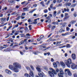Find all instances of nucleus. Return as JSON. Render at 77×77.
Masks as SVG:
<instances>
[{"label":"nucleus","instance_id":"f257e3e1","mask_svg":"<svg viewBox=\"0 0 77 77\" xmlns=\"http://www.w3.org/2000/svg\"><path fill=\"white\" fill-rule=\"evenodd\" d=\"M65 63L68 67L69 68H70V67H71L70 65L72 63L71 60L70 59H69L67 60H65Z\"/></svg>","mask_w":77,"mask_h":77},{"label":"nucleus","instance_id":"f03ea898","mask_svg":"<svg viewBox=\"0 0 77 77\" xmlns=\"http://www.w3.org/2000/svg\"><path fill=\"white\" fill-rule=\"evenodd\" d=\"M36 69L39 72L38 73V75L40 77H44V73L41 72V70L40 68L38 67L36 68Z\"/></svg>","mask_w":77,"mask_h":77},{"label":"nucleus","instance_id":"7ed1b4c3","mask_svg":"<svg viewBox=\"0 0 77 77\" xmlns=\"http://www.w3.org/2000/svg\"><path fill=\"white\" fill-rule=\"evenodd\" d=\"M49 69L50 71H51L52 72H53L54 74L56 75L57 74V73H58V72H59L60 71V70L59 69H57L56 70V71L55 70L53 69L52 68H49Z\"/></svg>","mask_w":77,"mask_h":77},{"label":"nucleus","instance_id":"20e7f679","mask_svg":"<svg viewBox=\"0 0 77 77\" xmlns=\"http://www.w3.org/2000/svg\"><path fill=\"white\" fill-rule=\"evenodd\" d=\"M60 73H58V75L59 77H63V74H64V72L63 69H60Z\"/></svg>","mask_w":77,"mask_h":77},{"label":"nucleus","instance_id":"39448f33","mask_svg":"<svg viewBox=\"0 0 77 77\" xmlns=\"http://www.w3.org/2000/svg\"><path fill=\"white\" fill-rule=\"evenodd\" d=\"M14 67H19V68H21V65H19V63H13Z\"/></svg>","mask_w":77,"mask_h":77},{"label":"nucleus","instance_id":"423d86ee","mask_svg":"<svg viewBox=\"0 0 77 77\" xmlns=\"http://www.w3.org/2000/svg\"><path fill=\"white\" fill-rule=\"evenodd\" d=\"M71 68L72 69H75L77 68V66L75 64L72 63L71 65Z\"/></svg>","mask_w":77,"mask_h":77},{"label":"nucleus","instance_id":"0eeeda50","mask_svg":"<svg viewBox=\"0 0 77 77\" xmlns=\"http://www.w3.org/2000/svg\"><path fill=\"white\" fill-rule=\"evenodd\" d=\"M18 68H19V67H14L13 70L15 72H18L19 71L18 69Z\"/></svg>","mask_w":77,"mask_h":77},{"label":"nucleus","instance_id":"6e6552de","mask_svg":"<svg viewBox=\"0 0 77 77\" xmlns=\"http://www.w3.org/2000/svg\"><path fill=\"white\" fill-rule=\"evenodd\" d=\"M50 18L51 17L50 16H49L48 17H46L47 20H46V23H48H48H50L51 22V20H50Z\"/></svg>","mask_w":77,"mask_h":77},{"label":"nucleus","instance_id":"1a4fd4ad","mask_svg":"<svg viewBox=\"0 0 77 77\" xmlns=\"http://www.w3.org/2000/svg\"><path fill=\"white\" fill-rule=\"evenodd\" d=\"M65 72H67L68 75L69 76H71V75H72L71 72L69 71V69H66L65 70Z\"/></svg>","mask_w":77,"mask_h":77},{"label":"nucleus","instance_id":"9d476101","mask_svg":"<svg viewBox=\"0 0 77 77\" xmlns=\"http://www.w3.org/2000/svg\"><path fill=\"white\" fill-rule=\"evenodd\" d=\"M5 72L7 74H9V75H11V74H12V72H11V71L9 70H8V69H6L5 70Z\"/></svg>","mask_w":77,"mask_h":77},{"label":"nucleus","instance_id":"9b49d317","mask_svg":"<svg viewBox=\"0 0 77 77\" xmlns=\"http://www.w3.org/2000/svg\"><path fill=\"white\" fill-rule=\"evenodd\" d=\"M48 73L49 75L50 76V77H54V74H53V73L51 71H48Z\"/></svg>","mask_w":77,"mask_h":77},{"label":"nucleus","instance_id":"f8f14e48","mask_svg":"<svg viewBox=\"0 0 77 77\" xmlns=\"http://www.w3.org/2000/svg\"><path fill=\"white\" fill-rule=\"evenodd\" d=\"M60 64L63 68H65V64L63 61L60 62Z\"/></svg>","mask_w":77,"mask_h":77},{"label":"nucleus","instance_id":"ddd939ff","mask_svg":"<svg viewBox=\"0 0 77 77\" xmlns=\"http://www.w3.org/2000/svg\"><path fill=\"white\" fill-rule=\"evenodd\" d=\"M72 57L73 60H75V54H72Z\"/></svg>","mask_w":77,"mask_h":77},{"label":"nucleus","instance_id":"4468645a","mask_svg":"<svg viewBox=\"0 0 77 77\" xmlns=\"http://www.w3.org/2000/svg\"><path fill=\"white\" fill-rule=\"evenodd\" d=\"M75 23H76V21L72 20L70 22V24H75Z\"/></svg>","mask_w":77,"mask_h":77},{"label":"nucleus","instance_id":"2eb2a0df","mask_svg":"<svg viewBox=\"0 0 77 77\" xmlns=\"http://www.w3.org/2000/svg\"><path fill=\"white\" fill-rule=\"evenodd\" d=\"M53 65L55 68H57V66L56 63L55 62L54 63H53Z\"/></svg>","mask_w":77,"mask_h":77},{"label":"nucleus","instance_id":"dca6fc26","mask_svg":"<svg viewBox=\"0 0 77 77\" xmlns=\"http://www.w3.org/2000/svg\"><path fill=\"white\" fill-rule=\"evenodd\" d=\"M2 22H4V21H6V18H2L0 19Z\"/></svg>","mask_w":77,"mask_h":77},{"label":"nucleus","instance_id":"f3484780","mask_svg":"<svg viewBox=\"0 0 77 77\" xmlns=\"http://www.w3.org/2000/svg\"><path fill=\"white\" fill-rule=\"evenodd\" d=\"M30 74L31 77H34V75H33V73L31 71H30Z\"/></svg>","mask_w":77,"mask_h":77},{"label":"nucleus","instance_id":"a211bd4d","mask_svg":"<svg viewBox=\"0 0 77 77\" xmlns=\"http://www.w3.org/2000/svg\"><path fill=\"white\" fill-rule=\"evenodd\" d=\"M71 5V3L70 2H68L65 4V6H70Z\"/></svg>","mask_w":77,"mask_h":77},{"label":"nucleus","instance_id":"6ab92c4d","mask_svg":"<svg viewBox=\"0 0 77 77\" xmlns=\"http://www.w3.org/2000/svg\"><path fill=\"white\" fill-rule=\"evenodd\" d=\"M69 18V16H66L64 17V18H63V20L65 21V20H67V19Z\"/></svg>","mask_w":77,"mask_h":77},{"label":"nucleus","instance_id":"aec40b11","mask_svg":"<svg viewBox=\"0 0 77 77\" xmlns=\"http://www.w3.org/2000/svg\"><path fill=\"white\" fill-rule=\"evenodd\" d=\"M9 68L13 70V69H14V66L12 65H10L9 66Z\"/></svg>","mask_w":77,"mask_h":77},{"label":"nucleus","instance_id":"412c9836","mask_svg":"<svg viewBox=\"0 0 77 77\" xmlns=\"http://www.w3.org/2000/svg\"><path fill=\"white\" fill-rule=\"evenodd\" d=\"M40 4L41 5H42L43 7H45V5H44V2L43 1H42L40 2Z\"/></svg>","mask_w":77,"mask_h":77},{"label":"nucleus","instance_id":"4be33fe9","mask_svg":"<svg viewBox=\"0 0 77 77\" xmlns=\"http://www.w3.org/2000/svg\"><path fill=\"white\" fill-rule=\"evenodd\" d=\"M26 3V1H24L21 3V5H23V4H25V5H28V2Z\"/></svg>","mask_w":77,"mask_h":77},{"label":"nucleus","instance_id":"5701e85b","mask_svg":"<svg viewBox=\"0 0 77 77\" xmlns=\"http://www.w3.org/2000/svg\"><path fill=\"white\" fill-rule=\"evenodd\" d=\"M24 76L25 77H31L28 74L26 73L24 74Z\"/></svg>","mask_w":77,"mask_h":77},{"label":"nucleus","instance_id":"b1692460","mask_svg":"<svg viewBox=\"0 0 77 77\" xmlns=\"http://www.w3.org/2000/svg\"><path fill=\"white\" fill-rule=\"evenodd\" d=\"M11 51L10 50V49H5L4 50H3V51Z\"/></svg>","mask_w":77,"mask_h":77},{"label":"nucleus","instance_id":"393cba45","mask_svg":"<svg viewBox=\"0 0 77 77\" xmlns=\"http://www.w3.org/2000/svg\"><path fill=\"white\" fill-rule=\"evenodd\" d=\"M64 10L65 12H66V11L67 12H69V10L68 8L66 9L65 8H64Z\"/></svg>","mask_w":77,"mask_h":77},{"label":"nucleus","instance_id":"a878e982","mask_svg":"<svg viewBox=\"0 0 77 77\" xmlns=\"http://www.w3.org/2000/svg\"><path fill=\"white\" fill-rule=\"evenodd\" d=\"M57 12L56 11H54V14H53V16L54 17H56V13Z\"/></svg>","mask_w":77,"mask_h":77},{"label":"nucleus","instance_id":"bb28decb","mask_svg":"<svg viewBox=\"0 0 77 77\" xmlns=\"http://www.w3.org/2000/svg\"><path fill=\"white\" fill-rule=\"evenodd\" d=\"M76 5H77V4H73L70 6V7L71 8H74V7H75V6H76Z\"/></svg>","mask_w":77,"mask_h":77},{"label":"nucleus","instance_id":"cd10ccee","mask_svg":"<svg viewBox=\"0 0 77 77\" xmlns=\"http://www.w3.org/2000/svg\"><path fill=\"white\" fill-rule=\"evenodd\" d=\"M36 9L35 8L34 9L30 11L29 12V13H32V12H34V11H36Z\"/></svg>","mask_w":77,"mask_h":77},{"label":"nucleus","instance_id":"c85d7f7f","mask_svg":"<svg viewBox=\"0 0 77 77\" xmlns=\"http://www.w3.org/2000/svg\"><path fill=\"white\" fill-rule=\"evenodd\" d=\"M52 38L51 37H50L49 38V40H50V41H55V40H56V39H51Z\"/></svg>","mask_w":77,"mask_h":77},{"label":"nucleus","instance_id":"c756f323","mask_svg":"<svg viewBox=\"0 0 77 77\" xmlns=\"http://www.w3.org/2000/svg\"><path fill=\"white\" fill-rule=\"evenodd\" d=\"M17 14V12L15 11L11 13V15H15Z\"/></svg>","mask_w":77,"mask_h":77},{"label":"nucleus","instance_id":"7c9ffc66","mask_svg":"<svg viewBox=\"0 0 77 77\" xmlns=\"http://www.w3.org/2000/svg\"><path fill=\"white\" fill-rule=\"evenodd\" d=\"M65 32V30H63V29L62 28L60 30V33H62V32Z\"/></svg>","mask_w":77,"mask_h":77},{"label":"nucleus","instance_id":"2f4dec72","mask_svg":"<svg viewBox=\"0 0 77 77\" xmlns=\"http://www.w3.org/2000/svg\"><path fill=\"white\" fill-rule=\"evenodd\" d=\"M66 47H67V48H70V47H71L70 45L69 44H67L66 45Z\"/></svg>","mask_w":77,"mask_h":77},{"label":"nucleus","instance_id":"473e14b6","mask_svg":"<svg viewBox=\"0 0 77 77\" xmlns=\"http://www.w3.org/2000/svg\"><path fill=\"white\" fill-rule=\"evenodd\" d=\"M23 10H24L25 11H28V8H23Z\"/></svg>","mask_w":77,"mask_h":77},{"label":"nucleus","instance_id":"72a5a7b5","mask_svg":"<svg viewBox=\"0 0 77 77\" xmlns=\"http://www.w3.org/2000/svg\"><path fill=\"white\" fill-rule=\"evenodd\" d=\"M24 43V41H21L20 42V43L19 44V45H22V44H23Z\"/></svg>","mask_w":77,"mask_h":77},{"label":"nucleus","instance_id":"f704fd0d","mask_svg":"<svg viewBox=\"0 0 77 77\" xmlns=\"http://www.w3.org/2000/svg\"><path fill=\"white\" fill-rule=\"evenodd\" d=\"M15 45L13 46V48H14L15 47L18 46V44L17 43H15Z\"/></svg>","mask_w":77,"mask_h":77},{"label":"nucleus","instance_id":"c9c22d12","mask_svg":"<svg viewBox=\"0 0 77 77\" xmlns=\"http://www.w3.org/2000/svg\"><path fill=\"white\" fill-rule=\"evenodd\" d=\"M28 21L29 22V24H32V23H31V20L30 19H29V20H28Z\"/></svg>","mask_w":77,"mask_h":77},{"label":"nucleus","instance_id":"e433bc0d","mask_svg":"<svg viewBox=\"0 0 77 77\" xmlns=\"http://www.w3.org/2000/svg\"><path fill=\"white\" fill-rule=\"evenodd\" d=\"M66 24H67V23L66 22H65L63 24V27H65V25H66Z\"/></svg>","mask_w":77,"mask_h":77},{"label":"nucleus","instance_id":"4c0bfd02","mask_svg":"<svg viewBox=\"0 0 77 77\" xmlns=\"http://www.w3.org/2000/svg\"><path fill=\"white\" fill-rule=\"evenodd\" d=\"M52 24H54V25H56V24H57V25L58 24V22H53L52 23Z\"/></svg>","mask_w":77,"mask_h":77},{"label":"nucleus","instance_id":"58836bf2","mask_svg":"<svg viewBox=\"0 0 77 77\" xmlns=\"http://www.w3.org/2000/svg\"><path fill=\"white\" fill-rule=\"evenodd\" d=\"M61 42H61V41L57 42L56 45H58V44H61Z\"/></svg>","mask_w":77,"mask_h":77},{"label":"nucleus","instance_id":"ea45409f","mask_svg":"<svg viewBox=\"0 0 77 77\" xmlns=\"http://www.w3.org/2000/svg\"><path fill=\"white\" fill-rule=\"evenodd\" d=\"M56 26H52L51 30H54Z\"/></svg>","mask_w":77,"mask_h":77},{"label":"nucleus","instance_id":"a19ab883","mask_svg":"<svg viewBox=\"0 0 77 77\" xmlns=\"http://www.w3.org/2000/svg\"><path fill=\"white\" fill-rule=\"evenodd\" d=\"M62 4H60L56 6V7H59L60 6H62Z\"/></svg>","mask_w":77,"mask_h":77},{"label":"nucleus","instance_id":"79ce46f5","mask_svg":"<svg viewBox=\"0 0 77 77\" xmlns=\"http://www.w3.org/2000/svg\"><path fill=\"white\" fill-rule=\"evenodd\" d=\"M48 12V10L46 9L44 10V13H47Z\"/></svg>","mask_w":77,"mask_h":77},{"label":"nucleus","instance_id":"37998d69","mask_svg":"<svg viewBox=\"0 0 77 77\" xmlns=\"http://www.w3.org/2000/svg\"><path fill=\"white\" fill-rule=\"evenodd\" d=\"M21 37H24V34H20Z\"/></svg>","mask_w":77,"mask_h":77},{"label":"nucleus","instance_id":"c03bdc74","mask_svg":"<svg viewBox=\"0 0 77 77\" xmlns=\"http://www.w3.org/2000/svg\"><path fill=\"white\" fill-rule=\"evenodd\" d=\"M30 67L31 69H32V70H33V71H34L35 70V69H34V68H33V67L32 66H31Z\"/></svg>","mask_w":77,"mask_h":77},{"label":"nucleus","instance_id":"a18cd8bd","mask_svg":"<svg viewBox=\"0 0 77 77\" xmlns=\"http://www.w3.org/2000/svg\"><path fill=\"white\" fill-rule=\"evenodd\" d=\"M26 68L27 69V70H30V68L28 66H26Z\"/></svg>","mask_w":77,"mask_h":77},{"label":"nucleus","instance_id":"49530a36","mask_svg":"<svg viewBox=\"0 0 77 77\" xmlns=\"http://www.w3.org/2000/svg\"><path fill=\"white\" fill-rule=\"evenodd\" d=\"M19 31H17L14 34L15 35H18Z\"/></svg>","mask_w":77,"mask_h":77},{"label":"nucleus","instance_id":"de8ad7c7","mask_svg":"<svg viewBox=\"0 0 77 77\" xmlns=\"http://www.w3.org/2000/svg\"><path fill=\"white\" fill-rule=\"evenodd\" d=\"M17 24H19V25L20 26V25H21V24H23V22H20V23L18 22L17 23Z\"/></svg>","mask_w":77,"mask_h":77},{"label":"nucleus","instance_id":"09e8293b","mask_svg":"<svg viewBox=\"0 0 77 77\" xmlns=\"http://www.w3.org/2000/svg\"><path fill=\"white\" fill-rule=\"evenodd\" d=\"M8 36H12V35H13V34L12 33H9L8 34Z\"/></svg>","mask_w":77,"mask_h":77},{"label":"nucleus","instance_id":"8fccbe9b","mask_svg":"<svg viewBox=\"0 0 77 77\" xmlns=\"http://www.w3.org/2000/svg\"><path fill=\"white\" fill-rule=\"evenodd\" d=\"M44 35H41L40 37V39H42L43 38H44Z\"/></svg>","mask_w":77,"mask_h":77},{"label":"nucleus","instance_id":"3c124183","mask_svg":"<svg viewBox=\"0 0 77 77\" xmlns=\"http://www.w3.org/2000/svg\"><path fill=\"white\" fill-rule=\"evenodd\" d=\"M57 3H61V1H60V0H58L57 1Z\"/></svg>","mask_w":77,"mask_h":77},{"label":"nucleus","instance_id":"603ef678","mask_svg":"<svg viewBox=\"0 0 77 77\" xmlns=\"http://www.w3.org/2000/svg\"><path fill=\"white\" fill-rule=\"evenodd\" d=\"M33 39H32V40H30V39H29L28 40V42H33Z\"/></svg>","mask_w":77,"mask_h":77},{"label":"nucleus","instance_id":"864d4df0","mask_svg":"<svg viewBox=\"0 0 77 77\" xmlns=\"http://www.w3.org/2000/svg\"><path fill=\"white\" fill-rule=\"evenodd\" d=\"M68 15V13H66L65 14L64 17H67Z\"/></svg>","mask_w":77,"mask_h":77},{"label":"nucleus","instance_id":"5fc2aeb1","mask_svg":"<svg viewBox=\"0 0 77 77\" xmlns=\"http://www.w3.org/2000/svg\"><path fill=\"white\" fill-rule=\"evenodd\" d=\"M61 12V11H59L58 12H57V14L58 15H59V14H60Z\"/></svg>","mask_w":77,"mask_h":77},{"label":"nucleus","instance_id":"6e6d98bb","mask_svg":"<svg viewBox=\"0 0 77 77\" xmlns=\"http://www.w3.org/2000/svg\"><path fill=\"white\" fill-rule=\"evenodd\" d=\"M50 8H51V9H53V4H51L50 6Z\"/></svg>","mask_w":77,"mask_h":77},{"label":"nucleus","instance_id":"4d7b16f0","mask_svg":"<svg viewBox=\"0 0 77 77\" xmlns=\"http://www.w3.org/2000/svg\"><path fill=\"white\" fill-rule=\"evenodd\" d=\"M44 69H46V71H48V68H47V67L46 66L44 67Z\"/></svg>","mask_w":77,"mask_h":77},{"label":"nucleus","instance_id":"13d9d810","mask_svg":"<svg viewBox=\"0 0 77 77\" xmlns=\"http://www.w3.org/2000/svg\"><path fill=\"white\" fill-rule=\"evenodd\" d=\"M13 75L14 77H16L17 74H16V73H14L13 74Z\"/></svg>","mask_w":77,"mask_h":77},{"label":"nucleus","instance_id":"bf43d9fd","mask_svg":"<svg viewBox=\"0 0 77 77\" xmlns=\"http://www.w3.org/2000/svg\"><path fill=\"white\" fill-rule=\"evenodd\" d=\"M73 75L74 77H77V75L76 74H73Z\"/></svg>","mask_w":77,"mask_h":77},{"label":"nucleus","instance_id":"052dcab7","mask_svg":"<svg viewBox=\"0 0 77 77\" xmlns=\"http://www.w3.org/2000/svg\"><path fill=\"white\" fill-rule=\"evenodd\" d=\"M22 15L23 16H24V15H26V13H22Z\"/></svg>","mask_w":77,"mask_h":77},{"label":"nucleus","instance_id":"680f3d73","mask_svg":"<svg viewBox=\"0 0 77 77\" xmlns=\"http://www.w3.org/2000/svg\"><path fill=\"white\" fill-rule=\"evenodd\" d=\"M33 23L34 24H37V23H38V22H37V21H34L33 22Z\"/></svg>","mask_w":77,"mask_h":77},{"label":"nucleus","instance_id":"e2e57ef3","mask_svg":"<svg viewBox=\"0 0 77 77\" xmlns=\"http://www.w3.org/2000/svg\"><path fill=\"white\" fill-rule=\"evenodd\" d=\"M9 17H8L7 18V21H9Z\"/></svg>","mask_w":77,"mask_h":77},{"label":"nucleus","instance_id":"0e129e2a","mask_svg":"<svg viewBox=\"0 0 77 77\" xmlns=\"http://www.w3.org/2000/svg\"><path fill=\"white\" fill-rule=\"evenodd\" d=\"M65 57H67V56H68V54H67V53H65Z\"/></svg>","mask_w":77,"mask_h":77},{"label":"nucleus","instance_id":"69168bd1","mask_svg":"<svg viewBox=\"0 0 77 77\" xmlns=\"http://www.w3.org/2000/svg\"><path fill=\"white\" fill-rule=\"evenodd\" d=\"M3 46H1L0 47V50H3Z\"/></svg>","mask_w":77,"mask_h":77},{"label":"nucleus","instance_id":"338daca9","mask_svg":"<svg viewBox=\"0 0 77 77\" xmlns=\"http://www.w3.org/2000/svg\"><path fill=\"white\" fill-rule=\"evenodd\" d=\"M66 30L67 31H68L69 30V28L68 27H67L66 28Z\"/></svg>","mask_w":77,"mask_h":77},{"label":"nucleus","instance_id":"774afa93","mask_svg":"<svg viewBox=\"0 0 77 77\" xmlns=\"http://www.w3.org/2000/svg\"><path fill=\"white\" fill-rule=\"evenodd\" d=\"M74 11V8H72L71 9V11H72V12Z\"/></svg>","mask_w":77,"mask_h":77}]
</instances>
